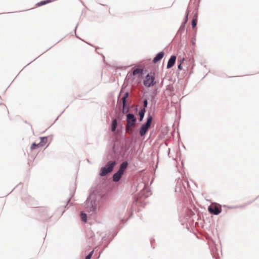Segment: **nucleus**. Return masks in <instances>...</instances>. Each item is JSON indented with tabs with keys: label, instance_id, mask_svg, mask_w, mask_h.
Here are the masks:
<instances>
[{
	"label": "nucleus",
	"instance_id": "1",
	"mask_svg": "<svg viewBox=\"0 0 259 259\" xmlns=\"http://www.w3.org/2000/svg\"><path fill=\"white\" fill-rule=\"evenodd\" d=\"M115 165V161H109L105 167L101 169L100 175L101 176H105L109 172L112 171Z\"/></svg>",
	"mask_w": 259,
	"mask_h": 259
},
{
	"label": "nucleus",
	"instance_id": "2",
	"mask_svg": "<svg viewBox=\"0 0 259 259\" xmlns=\"http://www.w3.org/2000/svg\"><path fill=\"white\" fill-rule=\"evenodd\" d=\"M154 73L150 72L146 75L145 79L144 81V84L146 87H150L153 86L155 83Z\"/></svg>",
	"mask_w": 259,
	"mask_h": 259
},
{
	"label": "nucleus",
	"instance_id": "3",
	"mask_svg": "<svg viewBox=\"0 0 259 259\" xmlns=\"http://www.w3.org/2000/svg\"><path fill=\"white\" fill-rule=\"evenodd\" d=\"M152 120V117L151 116H149L147 119L146 123L141 126L140 131V134L141 136H143L146 134V132L150 126Z\"/></svg>",
	"mask_w": 259,
	"mask_h": 259
},
{
	"label": "nucleus",
	"instance_id": "4",
	"mask_svg": "<svg viewBox=\"0 0 259 259\" xmlns=\"http://www.w3.org/2000/svg\"><path fill=\"white\" fill-rule=\"evenodd\" d=\"M40 141L39 143L36 144L35 143H33L31 146V150H33L36 148H40L45 146L48 142V138L46 137H41Z\"/></svg>",
	"mask_w": 259,
	"mask_h": 259
},
{
	"label": "nucleus",
	"instance_id": "5",
	"mask_svg": "<svg viewBox=\"0 0 259 259\" xmlns=\"http://www.w3.org/2000/svg\"><path fill=\"white\" fill-rule=\"evenodd\" d=\"M222 210L221 206L216 204H212L208 207V211L214 214H219Z\"/></svg>",
	"mask_w": 259,
	"mask_h": 259
},
{
	"label": "nucleus",
	"instance_id": "6",
	"mask_svg": "<svg viewBox=\"0 0 259 259\" xmlns=\"http://www.w3.org/2000/svg\"><path fill=\"white\" fill-rule=\"evenodd\" d=\"M136 118L133 114H128L126 115V125L127 126H134L136 124Z\"/></svg>",
	"mask_w": 259,
	"mask_h": 259
},
{
	"label": "nucleus",
	"instance_id": "7",
	"mask_svg": "<svg viewBox=\"0 0 259 259\" xmlns=\"http://www.w3.org/2000/svg\"><path fill=\"white\" fill-rule=\"evenodd\" d=\"M176 59L177 57L176 56H171L170 57L167 64V68H170L175 65Z\"/></svg>",
	"mask_w": 259,
	"mask_h": 259
},
{
	"label": "nucleus",
	"instance_id": "8",
	"mask_svg": "<svg viewBox=\"0 0 259 259\" xmlns=\"http://www.w3.org/2000/svg\"><path fill=\"white\" fill-rule=\"evenodd\" d=\"M8 110L4 104H0V115H5L8 114Z\"/></svg>",
	"mask_w": 259,
	"mask_h": 259
},
{
	"label": "nucleus",
	"instance_id": "9",
	"mask_svg": "<svg viewBox=\"0 0 259 259\" xmlns=\"http://www.w3.org/2000/svg\"><path fill=\"white\" fill-rule=\"evenodd\" d=\"M85 205L87 206V211L88 212H93L95 210V207L93 206L91 202L87 201L85 203Z\"/></svg>",
	"mask_w": 259,
	"mask_h": 259
},
{
	"label": "nucleus",
	"instance_id": "10",
	"mask_svg": "<svg viewBox=\"0 0 259 259\" xmlns=\"http://www.w3.org/2000/svg\"><path fill=\"white\" fill-rule=\"evenodd\" d=\"M164 56V53L162 52H161L159 53H158L156 56L155 57V58L153 59V62L156 63L159 60H160Z\"/></svg>",
	"mask_w": 259,
	"mask_h": 259
},
{
	"label": "nucleus",
	"instance_id": "11",
	"mask_svg": "<svg viewBox=\"0 0 259 259\" xmlns=\"http://www.w3.org/2000/svg\"><path fill=\"white\" fill-rule=\"evenodd\" d=\"M123 174L119 171H118L115 173L113 177V181L115 182H118L121 178Z\"/></svg>",
	"mask_w": 259,
	"mask_h": 259
},
{
	"label": "nucleus",
	"instance_id": "12",
	"mask_svg": "<svg viewBox=\"0 0 259 259\" xmlns=\"http://www.w3.org/2000/svg\"><path fill=\"white\" fill-rule=\"evenodd\" d=\"M127 166V163L126 162H123L120 165L119 169L118 171H120L122 174H123V172L124 170L126 169Z\"/></svg>",
	"mask_w": 259,
	"mask_h": 259
},
{
	"label": "nucleus",
	"instance_id": "13",
	"mask_svg": "<svg viewBox=\"0 0 259 259\" xmlns=\"http://www.w3.org/2000/svg\"><path fill=\"white\" fill-rule=\"evenodd\" d=\"M143 73V69H140V68H137L135 69L133 72V75H141Z\"/></svg>",
	"mask_w": 259,
	"mask_h": 259
},
{
	"label": "nucleus",
	"instance_id": "14",
	"mask_svg": "<svg viewBox=\"0 0 259 259\" xmlns=\"http://www.w3.org/2000/svg\"><path fill=\"white\" fill-rule=\"evenodd\" d=\"M117 125V122L116 119L113 120L111 124V131L112 132H114L116 128Z\"/></svg>",
	"mask_w": 259,
	"mask_h": 259
},
{
	"label": "nucleus",
	"instance_id": "15",
	"mask_svg": "<svg viewBox=\"0 0 259 259\" xmlns=\"http://www.w3.org/2000/svg\"><path fill=\"white\" fill-rule=\"evenodd\" d=\"M51 2H52V0L43 1H41V2H39V3H38L36 4V6L37 7H40V6H41L42 5L49 4V3H51Z\"/></svg>",
	"mask_w": 259,
	"mask_h": 259
},
{
	"label": "nucleus",
	"instance_id": "16",
	"mask_svg": "<svg viewBox=\"0 0 259 259\" xmlns=\"http://www.w3.org/2000/svg\"><path fill=\"white\" fill-rule=\"evenodd\" d=\"M128 93L126 92V93H125V94L124 95L123 97L121 99L123 107H124V106L125 105L126 100V98L128 97Z\"/></svg>",
	"mask_w": 259,
	"mask_h": 259
},
{
	"label": "nucleus",
	"instance_id": "17",
	"mask_svg": "<svg viewBox=\"0 0 259 259\" xmlns=\"http://www.w3.org/2000/svg\"><path fill=\"white\" fill-rule=\"evenodd\" d=\"M81 219L84 222H87V214L83 212H81L80 214Z\"/></svg>",
	"mask_w": 259,
	"mask_h": 259
},
{
	"label": "nucleus",
	"instance_id": "18",
	"mask_svg": "<svg viewBox=\"0 0 259 259\" xmlns=\"http://www.w3.org/2000/svg\"><path fill=\"white\" fill-rule=\"evenodd\" d=\"M144 113H145V110L143 109V110H141L140 112H139V115H140V120L141 121L143 117H144Z\"/></svg>",
	"mask_w": 259,
	"mask_h": 259
},
{
	"label": "nucleus",
	"instance_id": "19",
	"mask_svg": "<svg viewBox=\"0 0 259 259\" xmlns=\"http://www.w3.org/2000/svg\"><path fill=\"white\" fill-rule=\"evenodd\" d=\"M133 126H126V132L129 134H132L133 133Z\"/></svg>",
	"mask_w": 259,
	"mask_h": 259
},
{
	"label": "nucleus",
	"instance_id": "20",
	"mask_svg": "<svg viewBox=\"0 0 259 259\" xmlns=\"http://www.w3.org/2000/svg\"><path fill=\"white\" fill-rule=\"evenodd\" d=\"M184 59H182L181 60H180V64L178 65V69H180V70H182V64L184 61Z\"/></svg>",
	"mask_w": 259,
	"mask_h": 259
},
{
	"label": "nucleus",
	"instance_id": "21",
	"mask_svg": "<svg viewBox=\"0 0 259 259\" xmlns=\"http://www.w3.org/2000/svg\"><path fill=\"white\" fill-rule=\"evenodd\" d=\"M197 24V20L196 19H193L192 21V27L194 28Z\"/></svg>",
	"mask_w": 259,
	"mask_h": 259
},
{
	"label": "nucleus",
	"instance_id": "22",
	"mask_svg": "<svg viewBox=\"0 0 259 259\" xmlns=\"http://www.w3.org/2000/svg\"><path fill=\"white\" fill-rule=\"evenodd\" d=\"M92 254H93V251H92L88 255H87L85 259H91Z\"/></svg>",
	"mask_w": 259,
	"mask_h": 259
},
{
	"label": "nucleus",
	"instance_id": "23",
	"mask_svg": "<svg viewBox=\"0 0 259 259\" xmlns=\"http://www.w3.org/2000/svg\"><path fill=\"white\" fill-rule=\"evenodd\" d=\"M147 104H148L147 101L146 100H145L144 102V106L145 107H147Z\"/></svg>",
	"mask_w": 259,
	"mask_h": 259
}]
</instances>
